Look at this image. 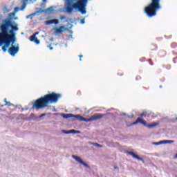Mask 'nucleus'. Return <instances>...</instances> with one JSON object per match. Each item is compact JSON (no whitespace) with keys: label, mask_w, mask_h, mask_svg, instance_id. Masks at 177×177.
<instances>
[{"label":"nucleus","mask_w":177,"mask_h":177,"mask_svg":"<svg viewBox=\"0 0 177 177\" xmlns=\"http://www.w3.org/2000/svg\"><path fill=\"white\" fill-rule=\"evenodd\" d=\"M60 97H62V94L56 93L55 92L46 94L44 96L36 100L32 106L30 108V110H34V109H36L37 110L45 109V107H48V104L57 103Z\"/></svg>","instance_id":"obj_1"},{"label":"nucleus","mask_w":177,"mask_h":177,"mask_svg":"<svg viewBox=\"0 0 177 177\" xmlns=\"http://www.w3.org/2000/svg\"><path fill=\"white\" fill-rule=\"evenodd\" d=\"M86 3H88V0H66L65 10L67 13H71L74 9H77L82 15H85Z\"/></svg>","instance_id":"obj_2"},{"label":"nucleus","mask_w":177,"mask_h":177,"mask_svg":"<svg viewBox=\"0 0 177 177\" xmlns=\"http://www.w3.org/2000/svg\"><path fill=\"white\" fill-rule=\"evenodd\" d=\"M160 2L161 0H151V3L145 7L144 12L148 17L157 16V11L161 9Z\"/></svg>","instance_id":"obj_3"},{"label":"nucleus","mask_w":177,"mask_h":177,"mask_svg":"<svg viewBox=\"0 0 177 177\" xmlns=\"http://www.w3.org/2000/svg\"><path fill=\"white\" fill-rule=\"evenodd\" d=\"M106 114L102 113H95L93 115H92L90 118H86L81 116V115L77 114L76 115L77 119L79 120V121H84L85 122H91L92 121H97V120H100L101 118H103Z\"/></svg>","instance_id":"obj_4"},{"label":"nucleus","mask_w":177,"mask_h":177,"mask_svg":"<svg viewBox=\"0 0 177 177\" xmlns=\"http://www.w3.org/2000/svg\"><path fill=\"white\" fill-rule=\"evenodd\" d=\"M12 24H15V23H3L0 26V30L1 33L0 35V38L3 37H9V28L12 27Z\"/></svg>","instance_id":"obj_5"},{"label":"nucleus","mask_w":177,"mask_h":177,"mask_svg":"<svg viewBox=\"0 0 177 177\" xmlns=\"http://www.w3.org/2000/svg\"><path fill=\"white\" fill-rule=\"evenodd\" d=\"M139 122H140V124H142V125H144V127H146L147 128H149V129H152V128H154L155 127H157V125H158V124L156 123V122L147 124V122H146V120H145L140 118H137V120L135 122L129 124V127H132L133 125H136V124H139Z\"/></svg>","instance_id":"obj_6"},{"label":"nucleus","mask_w":177,"mask_h":177,"mask_svg":"<svg viewBox=\"0 0 177 177\" xmlns=\"http://www.w3.org/2000/svg\"><path fill=\"white\" fill-rule=\"evenodd\" d=\"M20 8L16 7L14 9V12L8 14V17L2 21V23H15L14 20H17V17H16L17 12H19Z\"/></svg>","instance_id":"obj_7"},{"label":"nucleus","mask_w":177,"mask_h":177,"mask_svg":"<svg viewBox=\"0 0 177 177\" xmlns=\"http://www.w3.org/2000/svg\"><path fill=\"white\" fill-rule=\"evenodd\" d=\"M53 30L54 31V35L56 37H60L63 32L68 31V28L66 27L65 26H53Z\"/></svg>","instance_id":"obj_8"},{"label":"nucleus","mask_w":177,"mask_h":177,"mask_svg":"<svg viewBox=\"0 0 177 177\" xmlns=\"http://www.w3.org/2000/svg\"><path fill=\"white\" fill-rule=\"evenodd\" d=\"M1 39H4V46H6L7 48H9L11 45H15L16 44V37H13V36H6L1 37Z\"/></svg>","instance_id":"obj_9"},{"label":"nucleus","mask_w":177,"mask_h":177,"mask_svg":"<svg viewBox=\"0 0 177 177\" xmlns=\"http://www.w3.org/2000/svg\"><path fill=\"white\" fill-rule=\"evenodd\" d=\"M20 50V47L19 46V44H17L16 46L11 45V47L8 48V53L10 56H16L17 53Z\"/></svg>","instance_id":"obj_10"},{"label":"nucleus","mask_w":177,"mask_h":177,"mask_svg":"<svg viewBox=\"0 0 177 177\" xmlns=\"http://www.w3.org/2000/svg\"><path fill=\"white\" fill-rule=\"evenodd\" d=\"M10 28H11V30H9L10 36L16 38V31H19V27H17V25L15 23V24H11Z\"/></svg>","instance_id":"obj_11"},{"label":"nucleus","mask_w":177,"mask_h":177,"mask_svg":"<svg viewBox=\"0 0 177 177\" xmlns=\"http://www.w3.org/2000/svg\"><path fill=\"white\" fill-rule=\"evenodd\" d=\"M126 154H129V156H131L133 158H135L136 160H138V161H142V162L145 163V159L142 158H140V156H138V154L135 153L132 151H126Z\"/></svg>","instance_id":"obj_12"},{"label":"nucleus","mask_w":177,"mask_h":177,"mask_svg":"<svg viewBox=\"0 0 177 177\" xmlns=\"http://www.w3.org/2000/svg\"><path fill=\"white\" fill-rule=\"evenodd\" d=\"M38 34H39V32H36L30 37V42H34L35 44H36V45H39V39H38V37H37V35H38Z\"/></svg>","instance_id":"obj_13"},{"label":"nucleus","mask_w":177,"mask_h":177,"mask_svg":"<svg viewBox=\"0 0 177 177\" xmlns=\"http://www.w3.org/2000/svg\"><path fill=\"white\" fill-rule=\"evenodd\" d=\"M171 143H175V141L171 140H163L159 142H153V145H155V146H159V145H171Z\"/></svg>","instance_id":"obj_14"},{"label":"nucleus","mask_w":177,"mask_h":177,"mask_svg":"<svg viewBox=\"0 0 177 177\" xmlns=\"http://www.w3.org/2000/svg\"><path fill=\"white\" fill-rule=\"evenodd\" d=\"M62 117L64 118L65 120H67L68 118H77V115H74L73 113H61Z\"/></svg>","instance_id":"obj_15"},{"label":"nucleus","mask_w":177,"mask_h":177,"mask_svg":"<svg viewBox=\"0 0 177 177\" xmlns=\"http://www.w3.org/2000/svg\"><path fill=\"white\" fill-rule=\"evenodd\" d=\"M37 120H39L38 116L35 115V114L34 113H31L30 115V117L28 118V121H31V120L37 121Z\"/></svg>","instance_id":"obj_16"},{"label":"nucleus","mask_w":177,"mask_h":177,"mask_svg":"<svg viewBox=\"0 0 177 177\" xmlns=\"http://www.w3.org/2000/svg\"><path fill=\"white\" fill-rule=\"evenodd\" d=\"M72 158H73V160H75V161L79 162V164H81L84 161L80 157L75 155L72 156Z\"/></svg>","instance_id":"obj_17"},{"label":"nucleus","mask_w":177,"mask_h":177,"mask_svg":"<svg viewBox=\"0 0 177 177\" xmlns=\"http://www.w3.org/2000/svg\"><path fill=\"white\" fill-rule=\"evenodd\" d=\"M46 12H48L49 13H53V12H55V8L53 6L49 7L46 10Z\"/></svg>","instance_id":"obj_18"},{"label":"nucleus","mask_w":177,"mask_h":177,"mask_svg":"<svg viewBox=\"0 0 177 177\" xmlns=\"http://www.w3.org/2000/svg\"><path fill=\"white\" fill-rule=\"evenodd\" d=\"M82 165H84V167H85L86 168H88V169H91V166H89V165H88L87 163H86L85 162L82 161V162L80 163Z\"/></svg>","instance_id":"obj_19"},{"label":"nucleus","mask_w":177,"mask_h":177,"mask_svg":"<svg viewBox=\"0 0 177 177\" xmlns=\"http://www.w3.org/2000/svg\"><path fill=\"white\" fill-rule=\"evenodd\" d=\"M60 20H64V21H70L71 19L66 18V16L62 15L60 17Z\"/></svg>","instance_id":"obj_20"},{"label":"nucleus","mask_w":177,"mask_h":177,"mask_svg":"<svg viewBox=\"0 0 177 177\" xmlns=\"http://www.w3.org/2000/svg\"><path fill=\"white\" fill-rule=\"evenodd\" d=\"M45 23H59V19L48 20L46 21Z\"/></svg>","instance_id":"obj_21"},{"label":"nucleus","mask_w":177,"mask_h":177,"mask_svg":"<svg viewBox=\"0 0 177 177\" xmlns=\"http://www.w3.org/2000/svg\"><path fill=\"white\" fill-rule=\"evenodd\" d=\"M37 15V12H34L32 14L29 15L28 16L26 17V19H30L32 20V17Z\"/></svg>","instance_id":"obj_22"},{"label":"nucleus","mask_w":177,"mask_h":177,"mask_svg":"<svg viewBox=\"0 0 177 177\" xmlns=\"http://www.w3.org/2000/svg\"><path fill=\"white\" fill-rule=\"evenodd\" d=\"M71 133H73V134H75V133H81V131H78V130H75V129H71Z\"/></svg>","instance_id":"obj_23"},{"label":"nucleus","mask_w":177,"mask_h":177,"mask_svg":"<svg viewBox=\"0 0 177 177\" xmlns=\"http://www.w3.org/2000/svg\"><path fill=\"white\" fill-rule=\"evenodd\" d=\"M4 102H5L6 104V106H8V107H10V106H15L13 104H11L10 102H8L6 100V98L4 99Z\"/></svg>","instance_id":"obj_24"},{"label":"nucleus","mask_w":177,"mask_h":177,"mask_svg":"<svg viewBox=\"0 0 177 177\" xmlns=\"http://www.w3.org/2000/svg\"><path fill=\"white\" fill-rule=\"evenodd\" d=\"M92 145H93V146H95L96 147H100V148L103 147V145L96 143V142H93Z\"/></svg>","instance_id":"obj_25"},{"label":"nucleus","mask_w":177,"mask_h":177,"mask_svg":"<svg viewBox=\"0 0 177 177\" xmlns=\"http://www.w3.org/2000/svg\"><path fill=\"white\" fill-rule=\"evenodd\" d=\"M5 44V39L0 37V46H3Z\"/></svg>","instance_id":"obj_26"},{"label":"nucleus","mask_w":177,"mask_h":177,"mask_svg":"<svg viewBox=\"0 0 177 177\" xmlns=\"http://www.w3.org/2000/svg\"><path fill=\"white\" fill-rule=\"evenodd\" d=\"M62 133H65V135H68L71 133V130H62Z\"/></svg>","instance_id":"obj_27"},{"label":"nucleus","mask_w":177,"mask_h":177,"mask_svg":"<svg viewBox=\"0 0 177 177\" xmlns=\"http://www.w3.org/2000/svg\"><path fill=\"white\" fill-rule=\"evenodd\" d=\"M28 0H24V3H23V4H22V6H21V8L22 9H24V8H26V2L28 1Z\"/></svg>","instance_id":"obj_28"},{"label":"nucleus","mask_w":177,"mask_h":177,"mask_svg":"<svg viewBox=\"0 0 177 177\" xmlns=\"http://www.w3.org/2000/svg\"><path fill=\"white\" fill-rule=\"evenodd\" d=\"M171 46L173 49H175V48L177 47V43L176 42L171 43Z\"/></svg>","instance_id":"obj_29"},{"label":"nucleus","mask_w":177,"mask_h":177,"mask_svg":"<svg viewBox=\"0 0 177 177\" xmlns=\"http://www.w3.org/2000/svg\"><path fill=\"white\" fill-rule=\"evenodd\" d=\"M1 49L3 52H6V50H8V47L4 45L2 46Z\"/></svg>","instance_id":"obj_30"},{"label":"nucleus","mask_w":177,"mask_h":177,"mask_svg":"<svg viewBox=\"0 0 177 177\" xmlns=\"http://www.w3.org/2000/svg\"><path fill=\"white\" fill-rule=\"evenodd\" d=\"M50 24L57 25V24H59V23H46V26H50Z\"/></svg>","instance_id":"obj_31"},{"label":"nucleus","mask_w":177,"mask_h":177,"mask_svg":"<svg viewBox=\"0 0 177 177\" xmlns=\"http://www.w3.org/2000/svg\"><path fill=\"white\" fill-rule=\"evenodd\" d=\"M45 115H46V113H42L40 115L38 116V118H42V117H45Z\"/></svg>","instance_id":"obj_32"},{"label":"nucleus","mask_w":177,"mask_h":177,"mask_svg":"<svg viewBox=\"0 0 177 177\" xmlns=\"http://www.w3.org/2000/svg\"><path fill=\"white\" fill-rule=\"evenodd\" d=\"M47 48H49L50 50H53V47H52V44H50L49 46H47Z\"/></svg>","instance_id":"obj_33"},{"label":"nucleus","mask_w":177,"mask_h":177,"mask_svg":"<svg viewBox=\"0 0 177 177\" xmlns=\"http://www.w3.org/2000/svg\"><path fill=\"white\" fill-rule=\"evenodd\" d=\"M127 118H133V114L127 115Z\"/></svg>","instance_id":"obj_34"},{"label":"nucleus","mask_w":177,"mask_h":177,"mask_svg":"<svg viewBox=\"0 0 177 177\" xmlns=\"http://www.w3.org/2000/svg\"><path fill=\"white\" fill-rule=\"evenodd\" d=\"M68 28L71 29L73 28V25H71V24H68Z\"/></svg>","instance_id":"obj_35"},{"label":"nucleus","mask_w":177,"mask_h":177,"mask_svg":"<svg viewBox=\"0 0 177 177\" xmlns=\"http://www.w3.org/2000/svg\"><path fill=\"white\" fill-rule=\"evenodd\" d=\"M167 39H169V38H172V35H170V36H167L165 35V36Z\"/></svg>","instance_id":"obj_36"},{"label":"nucleus","mask_w":177,"mask_h":177,"mask_svg":"<svg viewBox=\"0 0 177 177\" xmlns=\"http://www.w3.org/2000/svg\"><path fill=\"white\" fill-rule=\"evenodd\" d=\"M114 169H117L118 171V169H120V167H117V166H114Z\"/></svg>","instance_id":"obj_37"},{"label":"nucleus","mask_w":177,"mask_h":177,"mask_svg":"<svg viewBox=\"0 0 177 177\" xmlns=\"http://www.w3.org/2000/svg\"><path fill=\"white\" fill-rule=\"evenodd\" d=\"M144 115H146L145 114V113H142L140 114V117H144Z\"/></svg>","instance_id":"obj_38"},{"label":"nucleus","mask_w":177,"mask_h":177,"mask_svg":"<svg viewBox=\"0 0 177 177\" xmlns=\"http://www.w3.org/2000/svg\"><path fill=\"white\" fill-rule=\"evenodd\" d=\"M73 30H69V34L71 35H73Z\"/></svg>","instance_id":"obj_39"},{"label":"nucleus","mask_w":177,"mask_h":177,"mask_svg":"<svg viewBox=\"0 0 177 177\" xmlns=\"http://www.w3.org/2000/svg\"><path fill=\"white\" fill-rule=\"evenodd\" d=\"M120 115H125V116H127V113H122L120 114Z\"/></svg>","instance_id":"obj_40"},{"label":"nucleus","mask_w":177,"mask_h":177,"mask_svg":"<svg viewBox=\"0 0 177 177\" xmlns=\"http://www.w3.org/2000/svg\"><path fill=\"white\" fill-rule=\"evenodd\" d=\"M69 38H71V39H73V35H69Z\"/></svg>","instance_id":"obj_41"},{"label":"nucleus","mask_w":177,"mask_h":177,"mask_svg":"<svg viewBox=\"0 0 177 177\" xmlns=\"http://www.w3.org/2000/svg\"><path fill=\"white\" fill-rule=\"evenodd\" d=\"M111 110H114V109H107V111H111Z\"/></svg>","instance_id":"obj_42"},{"label":"nucleus","mask_w":177,"mask_h":177,"mask_svg":"<svg viewBox=\"0 0 177 177\" xmlns=\"http://www.w3.org/2000/svg\"><path fill=\"white\" fill-rule=\"evenodd\" d=\"M81 23H85V19H82V20H81Z\"/></svg>","instance_id":"obj_43"},{"label":"nucleus","mask_w":177,"mask_h":177,"mask_svg":"<svg viewBox=\"0 0 177 177\" xmlns=\"http://www.w3.org/2000/svg\"><path fill=\"white\" fill-rule=\"evenodd\" d=\"M176 58H174V59H173V62H174V63H176Z\"/></svg>","instance_id":"obj_44"},{"label":"nucleus","mask_w":177,"mask_h":177,"mask_svg":"<svg viewBox=\"0 0 177 177\" xmlns=\"http://www.w3.org/2000/svg\"><path fill=\"white\" fill-rule=\"evenodd\" d=\"M50 41H53V37H51V38L50 39Z\"/></svg>","instance_id":"obj_45"},{"label":"nucleus","mask_w":177,"mask_h":177,"mask_svg":"<svg viewBox=\"0 0 177 177\" xmlns=\"http://www.w3.org/2000/svg\"><path fill=\"white\" fill-rule=\"evenodd\" d=\"M79 57H83V55H79Z\"/></svg>","instance_id":"obj_46"},{"label":"nucleus","mask_w":177,"mask_h":177,"mask_svg":"<svg viewBox=\"0 0 177 177\" xmlns=\"http://www.w3.org/2000/svg\"><path fill=\"white\" fill-rule=\"evenodd\" d=\"M151 66H153L154 64L153 62L150 63Z\"/></svg>","instance_id":"obj_47"},{"label":"nucleus","mask_w":177,"mask_h":177,"mask_svg":"<svg viewBox=\"0 0 177 177\" xmlns=\"http://www.w3.org/2000/svg\"><path fill=\"white\" fill-rule=\"evenodd\" d=\"M42 2H46V0H42Z\"/></svg>","instance_id":"obj_48"},{"label":"nucleus","mask_w":177,"mask_h":177,"mask_svg":"<svg viewBox=\"0 0 177 177\" xmlns=\"http://www.w3.org/2000/svg\"><path fill=\"white\" fill-rule=\"evenodd\" d=\"M21 110H22V111H24V108H22V109H21Z\"/></svg>","instance_id":"obj_49"},{"label":"nucleus","mask_w":177,"mask_h":177,"mask_svg":"<svg viewBox=\"0 0 177 177\" xmlns=\"http://www.w3.org/2000/svg\"><path fill=\"white\" fill-rule=\"evenodd\" d=\"M25 110H28V108H26Z\"/></svg>","instance_id":"obj_50"},{"label":"nucleus","mask_w":177,"mask_h":177,"mask_svg":"<svg viewBox=\"0 0 177 177\" xmlns=\"http://www.w3.org/2000/svg\"><path fill=\"white\" fill-rule=\"evenodd\" d=\"M149 62H151V59H149Z\"/></svg>","instance_id":"obj_51"},{"label":"nucleus","mask_w":177,"mask_h":177,"mask_svg":"<svg viewBox=\"0 0 177 177\" xmlns=\"http://www.w3.org/2000/svg\"><path fill=\"white\" fill-rule=\"evenodd\" d=\"M160 88H162V86H160Z\"/></svg>","instance_id":"obj_52"},{"label":"nucleus","mask_w":177,"mask_h":177,"mask_svg":"<svg viewBox=\"0 0 177 177\" xmlns=\"http://www.w3.org/2000/svg\"><path fill=\"white\" fill-rule=\"evenodd\" d=\"M1 107H3V105H1Z\"/></svg>","instance_id":"obj_53"},{"label":"nucleus","mask_w":177,"mask_h":177,"mask_svg":"<svg viewBox=\"0 0 177 177\" xmlns=\"http://www.w3.org/2000/svg\"><path fill=\"white\" fill-rule=\"evenodd\" d=\"M174 59H177V57H175Z\"/></svg>","instance_id":"obj_54"},{"label":"nucleus","mask_w":177,"mask_h":177,"mask_svg":"<svg viewBox=\"0 0 177 177\" xmlns=\"http://www.w3.org/2000/svg\"><path fill=\"white\" fill-rule=\"evenodd\" d=\"M80 62H81V60H82V59H81V58H80Z\"/></svg>","instance_id":"obj_55"},{"label":"nucleus","mask_w":177,"mask_h":177,"mask_svg":"<svg viewBox=\"0 0 177 177\" xmlns=\"http://www.w3.org/2000/svg\"><path fill=\"white\" fill-rule=\"evenodd\" d=\"M44 35H42V37H44Z\"/></svg>","instance_id":"obj_56"},{"label":"nucleus","mask_w":177,"mask_h":177,"mask_svg":"<svg viewBox=\"0 0 177 177\" xmlns=\"http://www.w3.org/2000/svg\"><path fill=\"white\" fill-rule=\"evenodd\" d=\"M82 24H84V23H82Z\"/></svg>","instance_id":"obj_57"},{"label":"nucleus","mask_w":177,"mask_h":177,"mask_svg":"<svg viewBox=\"0 0 177 177\" xmlns=\"http://www.w3.org/2000/svg\"><path fill=\"white\" fill-rule=\"evenodd\" d=\"M108 114H111L110 113H109Z\"/></svg>","instance_id":"obj_58"}]
</instances>
